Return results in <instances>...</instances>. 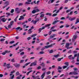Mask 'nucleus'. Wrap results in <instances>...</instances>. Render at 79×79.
Segmentation results:
<instances>
[{
	"label": "nucleus",
	"instance_id": "obj_15",
	"mask_svg": "<svg viewBox=\"0 0 79 79\" xmlns=\"http://www.w3.org/2000/svg\"><path fill=\"white\" fill-rule=\"evenodd\" d=\"M78 23H79V19H77L76 22L75 23V24H77Z\"/></svg>",
	"mask_w": 79,
	"mask_h": 79
},
{
	"label": "nucleus",
	"instance_id": "obj_27",
	"mask_svg": "<svg viewBox=\"0 0 79 79\" xmlns=\"http://www.w3.org/2000/svg\"><path fill=\"white\" fill-rule=\"evenodd\" d=\"M15 42V41H12L10 42L9 44H14Z\"/></svg>",
	"mask_w": 79,
	"mask_h": 79
},
{
	"label": "nucleus",
	"instance_id": "obj_3",
	"mask_svg": "<svg viewBox=\"0 0 79 79\" xmlns=\"http://www.w3.org/2000/svg\"><path fill=\"white\" fill-rule=\"evenodd\" d=\"M76 19V18L75 17H73L72 18H71V17H69V20L70 21H74V20H75Z\"/></svg>",
	"mask_w": 79,
	"mask_h": 79
},
{
	"label": "nucleus",
	"instance_id": "obj_7",
	"mask_svg": "<svg viewBox=\"0 0 79 79\" xmlns=\"http://www.w3.org/2000/svg\"><path fill=\"white\" fill-rule=\"evenodd\" d=\"M55 36H57V35L56 34H54L52 35H51L50 36V38L51 39H53V38H54Z\"/></svg>",
	"mask_w": 79,
	"mask_h": 79
},
{
	"label": "nucleus",
	"instance_id": "obj_34",
	"mask_svg": "<svg viewBox=\"0 0 79 79\" xmlns=\"http://www.w3.org/2000/svg\"><path fill=\"white\" fill-rule=\"evenodd\" d=\"M20 28V27H19L16 28H15L16 31H18V30H19Z\"/></svg>",
	"mask_w": 79,
	"mask_h": 79
},
{
	"label": "nucleus",
	"instance_id": "obj_44",
	"mask_svg": "<svg viewBox=\"0 0 79 79\" xmlns=\"http://www.w3.org/2000/svg\"><path fill=\"white\" fill-rule=\"evenodd\" d=\"M23 3H19V6H23Z\"/></svg>",
	"mask_w": 79,
	"mask_h": 79
},
{
	"label": "nucleus",
	"instance_id": "obj_39",
	"mask_svg": "<svg viewBox=\"0 0 79 79\" xmlns=\"http://www.w3.org/2000/svg\"><path fill=\"white\" fill-rule=\"evenodd\" d=\"M58 30H59V28H58L57 29V30H52V32H55V31H58Z\"/></svg>",
	"mask_w": 79,
	"mask_h": 79
},
{
	"label": "nucleus",
	"instance_id": "obj_12",
	"mask_svg": "<svg viewBox=\"0 0 79 79\" xmlns=\"http://www.w3.org/2000/svg\"><path fill=\"white\" fill-rule=\"evenodd\" d=\"M32 77H33V79H35L36 78L39 77V76L38 75L35 76H32Z\"/></svg>",
	"mask_w": 79,
	"mask_h": 79
},
{
	"label": "nucleus",
	"instance_id": "obj_36",
	"mask_svg": "<svg viewBox=\"0 0 79 79\" xmlns=\"http://www.w3.org/2000/svg\"><path fill=\"white\" fill-rule=\"evenodd\" d=\"M62 68L60 66H58V68L57 69L58 70H59V69H62Z\"/></svg>",
	"mask_w": 79,
	"mask_h": 79
},
{
	"label": "nucleus",
	"instance_id": "obj_25",
	"mask_svg": "<svg viewBox=\"0 0 79 79\" xmlns=\"http://www.w3.org/2000/svg\"><path fill=\"white\" fill-rule=\"evenodd\" d=\"M14 23V21H12L10 22V25H11V26H13V24Z\"/></svg>",
	"mask_w": 79,
	"mask_h": 79
},
{
	"label": "nucleus",
	"instance_id": "obj_23",
	"mask_svg": "<svg viewBox=\"0 0 79 79\" xmlns=\"http://www.w3.org/2000/svg\"><path fill=\"white\" fill-rule=\"evenodd\" d=\"M44 16H45V14H41L40 15V18H43V17H44Z\"/></svg>",
	"mask_w": 79,
	"mask_h": 79
},
{
	"label": "nucleus",
	"instance_id": "obj_1",
	"mask_svg": "<svg viewBox=\"0 0 79 79\" xmlns=\"http://www.w3.org/2000/svg\"><path fill=\"white\" fill-rule=\"evenodd\" d=\"M34 10H33V11L31 12L32 13V14H34V13H35L39 12V11H40L39 9L37 8V7H35L34 8Z\"/></svg>",
	"mask_w": 79,
	"mask_h": 79
},
{
	"label": "nucleus",
	"instance_id": "obj_19",
	"mask_svg": "<svg viewBox=\"0 0 79 79\" xmlns=\"http://www.w3.org/2000/svg\"><path fill=\"white\" fill-rule=\"evenodd\" d=\"M60 56V55L59 54H57L56 55H54V57H55V58H58V56Z\"/></svg>",
	"mask_w": 79,
	"mask_h": 79
},
{
	"label": "nucleus",
	"instance_id": "obj_41",
	"mask_svg": "<svg viewBox=\"0 0 79 79\" xmlns=\"http://www.w3.org/2000/svg\"><path fill=\"white\" fill-rule=\"evenodd\" d=\"M14 11H15V10L14 9H12L11 10L10 13H13L14 12Z\"/></svg>",
	"mask_w": 79,
	"mask_h": 79
},
{
	"label": "nucleus",
	"instance_id": "obj_48",
	"mask_svg": "<svg viewBox=\"0 0 79 79\" xmlns=\"http://www.w3.org/2000/svg\"><path fill=\"white\" fill-rule=\"evenodd\" d=\"M49 46V48H50L51 47H53V44H51L50 45H48Z\"/></svg>",
	"mask_w": 79,
	"mask_h": 79
},
{
	"label": "nucleus",
	"instance_id": "obj_9",
	"mask_svg": "<svg viewBox=\"0 0 79 79\" xmlns=\"http://www.w3.org/2000/svg\"><path fill=\"white\" fill-rule=\"evenodd\" d=\"M69 43H66V45H65V48H66L67 49H69Z\"/></svg>",
	"mask_w": 79,
	"mask_h": 79
},
{
	"label": "nucleus",
	"instance_id": "obj_45",
	"mask_svg": "<svg viewBox=\"0 0 79 79\" xmlns=\"http://www.w3.org/2000/svg\"><path fill=\"white\" fill-rule=\"evenodd\" d=\"M58 19V17H56L54 18V21H56V20H57V19Z\"/></svg>",
	"mask_w": 79,
	"mask_h": 79
},
{
	"label": "nucleus",
	"instance_id": "obj_11",
	"mask_svg": "<svg viewBox=\"0 0 79 79\" xmlns=\"http://www.w3.org/2000/svg\"><path fill=\"white\" fill-rule=\"evenodd\" d=\"M6 20H7V19H5L4 18H2L1 19V21L4 23H5V22Z\"/></svg>",
	"mask_w": 79,
	"mask_h": 79
},
{
	"label": "nucleus",
	"instance_id": "obj_18",
	"mask_svg": "<svg viewBox=\"0 0 79 79\" xmlns=\"http://www.w3.org/2000/svg\"><path fill=\"white\" fill-rule=\"evenodd\" d=\"M64 58L63 57H62L61 58H59L58 59H57V61H60L62 60V59H63Z\"/></svg>",
	"mask_w": 79,
	"mask_h": 79
},
{
	"label": "nucleus",
	"instance_id": "obj_16",
	"mask_svg": "<svg viewBox=\"0 0 79 79\" xmlns=\"http://www.w3.org/2000/svg\"><path fill=\"white\" fill-rule=\"evenodd\" d=\"M4 5H6L7 6L9 5V2L8 1H6L5 2Z\"/></svg>",
	"mask_w": 79,
	"mask_h": 79
},
{
	"label": "nucleus",
	"instance_id": "obj_38",
	"mask_svg": "<svg viewBox=\"0 0 79 79\" xmlns=\"http://www.w3.org/2000/svg\"><path fill=\"white\" fill-rule=\"evenodd\" d=\"M5 39H2L0 40V42H3L5 41Z\"/></svg>",
	"mask_w": 79,
	"mask_h": 79
},
{
	"label": "nucleus",
	"instance_id": "obj_8",
	"mask_svg": "<svg viewBox=\"0 0 79 79\" xmlns=\"http://www.w3.org/2000/svg\"><path fill=\"white\" fill-rule=\"evenodd\" d=\"M45 76V73L44 72V73H43L42 75L41 76V79H44V78Z\"/></svg>",
	"mask_w": 79,
	"mask_h": 79
},
{
	"label": "nucleus",
	"instance_id": "obj_43",
	"mask_svg": "<svg viewBox=\"0 0 79 79\" xmlns=\"http://www.w3.org/2000/svg\"><path fill=\"white\" fill-rule=\"evenodd\" d=\"M1 54H2V55H6V52H2Z\"/></svg>",
	"mask_w": 79,
	"mask_h": 79
},
{
	"label": "nucleus",
	"instance_id": "obj_63",
	"mask_svg": "<svg viewBox=\"0 0 79 79\" xmlns=\"http://www.w3.org/2000/svg\"><path fill=\"white\" fill-rule=\"evenodd\" d=\"M45 47L46 48H49L48 45L46 46H45Z\"/></svg>",
	"mask_w": 79,
	"mask_h": 79
},
{
	"label": "nucleus",
	"instance_id": "obj_49",
	"mask_svg": "<svg viewBox=\"0 0 79 79\" xmlns=\"http://www.w3.org/2000/svg\"><path fill=\"white\" fill-rule=\"evenodd\" d=\"M72 77H74L75 79H78V77L77 76V77H75L74 76H73Z\"/></svg>",
	"mask_w": 79,
	"mask_h": 79
},
{
	"label": "nucleus",
	"instance_id": "obj_50",
	"mask_svg": "<svg viewBox=\"0 0 79 79\" xmlns=\"http://www.w3.org/2000/svg\"><path fill=\"white\" fill-rule=\"evenodd\" d=\"M65 18L64 17H62L61 18H60V20H63V19H65Z\"/></svg>",
	"mask_w": 79,
	"mask_h": 79
},
{
	"label": "nucleus",
	"instance_id": "obj_51",
	"mask_svg": "<svg viewBox=\"0 0 79 79\" xmlns=\"http://www.w3.org/2000/svg\"><path fill=\"white\" fill-rule=\"evenodd\" d=\"M11 62H15V59L14 58L12 59H11Z\"/></svg>",
	"mask_w": 79,
	"mask_h": 79
},
{
	"label": "nucleus",
	"instance_id": "obj_33",
	"mask_svg": "<svg viewBox=\"0 0 79 79\" xmlns=\"http://www.w3.org/2000/svg\"><path fill=\"white\" fill-rule=\"evenodd\" d=\"M32 70H31L29 72H27V76H28V75H29V73H31V72H32Z\"/></svg>",
	"mask_w": 79,
	"mask_h": 79
},
{
	"label": "nucleus",
	"instance_id": "obj_53",
	"mask_svg": "<svg viewBox=\"0 0 79 79\" xmlns=\"http://www.w3.org/2000/svg\"><path fill=\"white\" fill-rule=\"evenodd\" d=\"M24 54V52H22L20 54V55H23Z\"/></svg>",
	"mask_w": 79,
	"mask_h": 79
},
{
	"label": "nucleus",
	"instance_id": "obj_62",
	"mask_svg": "<svg viewBox=\"0 0 79 79\" xmlns=\"http://www.w3.org/2000/svg\"><path fill=\"white\" fill-rule=\"evenodd\" d=\"M30 39H31V37H28L27 38V40H29Z\"/></svg>",
	"mask_w": 79,
	"mask_h": 79
},
{
	"label": "nucleus",
	"instance_id": "obj_17",
	"mask_svg": "<svg viewBox=\"0 0 79 79\" xmlns=\"http://www.w3.org/2000/svg\"><path fill=\"white\" fill-rule=\"evenodd\" d=\"M62 40V38H60L59 39V37H58L57 39V42H60L61 40Z\"/></svg>",
	"mask_w": 79,
	"mask_h": 79
},
{
	"label": "nucleus",
	"instance_id": "obj_10",
	"mask_svg": "<svg viewBox=\"0 0 79 79\" xmlns=\"http://www.w3.org/2000/svg\"><path fill=\"white\" fill-rule=\"evenodd\" d=\"M60 20H55L53 22V23H52V24L53 25H55V24H56V23H58V22H60Z\"/></svg>",
	"mask_w": 79,
	"mask_h": 79
},
{
	"label": "nucleus",
	"instance_id": "obj_22",
	"mask_svg": "<svg viewBox=\"0 0 79 79\" xmlns=\"http://www.w3.org/2000/svg\"><path fill=\"white\" fill-rule=\"evenodd\" d=\"M18 16H19V15H17L16 18L14 19L15 22H16V21H17V18H18Z\"/></svg>",
	"mask_w": 79,
	"mask_h": 79
},
{
	"label": "nucleus",
	"instance_id": "obj_28",
	"mask_svg": "<svg viewBox=\"0 0 79 79\" xmlns=\"http://www.w3.org/2000/svg\"><path fill=\"white\" fill-rule=\"evenodd\" d=\"M5 52H6V53H10V51H8L7 50H6L5 51Z\"/></svg>",
	"mask_w": 79,
	"mask_h": 79
},
{
	"label": "nucleus",
	"instance_id": "obj_64",
	"mask_svg": "<svg viewBox=\"0 0 79 79\" xmlns=\"http://www.w3.org/2000/svg\"><path fill=\"white\" fill-rule=\"evenodd\" d=\"M17 79H21V77L19 76H18L16 78Z\"/></svg>",
	"mask_w": 79,
	"mask_h": 79
},
{
	"label": "nucleus",
	"instance_id": "obj_26",
	"mask_svg": "<svg viewBox=\"0 0 79 79\" xmlns=\"http://www.w3.org/2000/svg\"><path fill=\"white\" fill-rule=\"evenodd\" d=\"M50 26H51V24H47V25H45V27H49Z\"/></svg>",
	"mask_w": 79,
	"mask_h": 79
},
{
	"label": "nucleus",
	"instance_id": "obj_54",
	"mask_svg": "<svg viewBox=\"0 0 79 79\" xmlns=\"http://www.w3.org/2000/svg\"><path fill=\"white\" fill-rule=\"evenodd\" d=\"M12 25H9L8 26V28H10V29L11 28V26Z\"/></svg>",
	"mask_w": 79,
	"mask_h": 79
},
{
	"label": "nucleus",
	"instance_id": "obj_6",
	"mask_svg": "<svg viewBox=\"0 0 79 79\" xmlns=\"http://www.w3.org/2000/svg\"><path fill=\"white\" fill-rule=\"evenodd\" d=\"M37 65V61L31 63L30 66H36Z\"/></svg>",
	"mask_w": 79,
	"mask_h": 79
},
{
	"label": "nucleus",
	"instance_id": "obj_55",
	"mask_svg": "<svg viewBox=\"0 0 79 79\" xmlns=\"http://www.w3.org/2000/svg\"><path fill=\"white\" fill-rule=\"evenodd\" d=\"M24 60H22L20 62V63H23Z\"/></svg>",
	"mask_w": 79,
	"mask_h": 79
},
{
	"label": "nucleus",
	"instance_id": "obj_29",
	"mask_svg": "<svg viewBox=\"0 0 79 79\" xmlns=\"http://www.w3.org/2000/svg\"><path fill=\"white\" fill-rule=\"evenodd\" d=\"M37 35V34H34L31 35V37H35Z\"/></svg>",
	"mask_w": 79,
	"mask_h": 79
},
{
	"label": "nucleus",
	"instance_id": "obj_42",
	"mask_svg": "<svg viewBox=\"0 0 79 79\" xmlns=\"http://www.w3.org/2000/svg\"><path fill=\"white\" fill-rule=\"evenodd\" d=\"M20 18L22 19H24V17L22 15L20 16Z\"/></svg>",
	"mask_w": 79,
	"mask_h": 79
},
{
	"label": "nucleus",
	"instance_id": "obj_61",
	"mask_svg": "<svg viewBox=\"0 0 79 79\" xmlns=\"http://www.w3.org/2000/svg\"><path fill=\"white\" fill-rule=\"evenodd\" d=\"M44 18H45L44 19V21H47V18H46V17H45Z\"/></svg>",
	"mask_w": 79,
	"mask_h": 79
},
{
	"label": "nucleus",
	"instance_id": "obj_4",
	"mask_svg": "<svg viewBox=\"0 0 79 79\" xmlns=\"http://www.w3.org/2000/svg\"><path fill=\"white\" fill-rule=\"evenodd\" d=\"M77 38V35L75 34V35H74L73 36V41H76V39Z\"/></svg>",
	"mask_w": 79,
	"mask_h": 79
},
{
	"label": "nucleus",
	"instance_id": "obj_20",
	"mask_svg": "<svg viewBox=\"0 0 79 79\" xmlns=\"http://www.w3.org/2000/svg\"><path fill=\"white\" fill-rule=\"evenodd\" d=\"M15 77V75H13L11 76L10 77V79H13Z\"/></svg>",
	"mask_w": 79,
	"mask_h": 79
},
{
	"label": "nucleus",
	"instance_id": "obj_32",
	"mask_svg": "<svg viewBox=\"0 0 79 79\" xmlns=\"http://www.w3.org/2000/svg\"><path fill=\"white\" fill-rule=\"evenodd\" d=\"M20 66V64H15V67H19Z\"/></svg>",
	"mask_w": 79,
	"mask_h": 79
},
{
	"label": "nucleus",
	"instance_id": "obj_46",
	"mask_svg": "<svg viewBox=\"0 0 79 79\" xmlns=\"http://www.w3.org/2000/svg\"><path fill=\"white\" fill-rule=\"evenodd\" d=\"M42 28H40V29H39L38 31H39V33H40L41 31H42Z\"/></svg>",
	"mask_w": 79,
	"mask_h": 79
},
{
	"label": "nucleus",
	"instance_id": "obj_60",
	"mask_svg": "<svg viewBox=\"0 0 79 79\" xmlns=\"http://www.w3.org/2000/svg\"><path fill=\"white\" fill-rule=\"evenodd\" d=\"M28 33L29 34H31L32 32V31H28Z\"/></svg>",
	"mask_w": 79,
	"mask_h": 79
},
{
	"label": "nucleus",
	"instance_id": "obj_13",
	"mask_svg": "<svg viewBox=\"0 0 79 79\" xmlns=\"http://www.w3.org/2000/svg\"><path fill=\"white\" fill-rule=\"evenodd\" d=\"M76 56H77L78 58H79V53L78 54H76L74 55V57H76Z\"/></svg>",
	"mask_w": 79,
	"mask_h": 79
},
{
	"label": "nucleus",
	"instance_id": "obj_21",
	"mask_svg": "<svg viewBox=\"0 0 79 79\" xmlns=\"http://www.w3.org/2000/svg\"><path fill=\"white\" fill-rule=\"evenodd\" d=\"M41 66H42L43 67H44L45 66V63L44 62L42 63L41 64H40Z\"/></svg>",
	"mask_w": 79,
	"mask_h": 79
},
{
	"label": "nucleus",
	"instance_id": "obj_24",
	"mask_svg": "<svg viewBox=\"0 0 79 79\" xmlns=\"http://www.w3.org/2000/svg\"><path fill=\"white\" fill-rule=\"evenodd\" d=\"M32 22H33V24H35L37 23V22L36 21V20L35 21L32 20L31 21V23H32Z\"/></svg>",
	"mask_w": 79,
	"mask_h": 79
},
{
	"label": "nucleus",
	"instance_id": "obj_31",
	"mask_svg": "<svg viewBox=\"0 0 79 79\" xmlns=\"http://www.w3.org/2000/svg\"><path fill=\"white\" fill-rule=\"evenodd\" d=\"M73 69L74 70V71H77L78 69L76 67L73 68Z\"/></svg>",
	"mask_w": 79,
	"mask_h": 79
},
{
	"label": "nucleus",
	"instance_id": "obj_59",
	"mask_svg": "<svg viewBox=\"0 0 79 79\" xmlns=\"http://www.w3.org/2000/svg\"><path fill=\"white\" fill-rule=\"evenodd\" d=\"M68 53H72L71 50H70L68 51Z\"/></svg>",
	"mask_w": 79,
	"mask_h": 79
},
{
	"label": "nucleus",
	"instance_id": "obj_2",
	"mask_svg": "<svg viewBox=\"0 0 79 79\" xmlns=\"http://www.w3.org/2000/svg\"><path fill=\"white\" fill-rule=\"evenodd\" d=\"M73 74L74 75H77L78 74V73H77V72H76L75 71H73V72H71L69 73V75H72Z\"/></svg>",
	"mask_w": 79,
	"mask_h": 79
},
{
	"label": "nucleus",
	"instance_id": "obj_35",
	"mask_svg": "<svg viewBox=\"0 0 79 79\" xmlns=\"http://www.w3.org/2000/svg\"><path fill=\"white\" fill-rule=\"evenodd\" d=\"M50 73H51V72L50 71H49L47 72L46 74H47V75H48V74H50Z\"/></svg>",
	"mask_w": 79,
	"mask_h": 79
},
{
	"label": "nucleus",
	"instance_id": "obj_37",
	"mask_svg": "<svg viewBox=\"0 0 79 79\" xmlns=\"http://www.w3.org/2000/svg\"><path fill=\"white\" fill-rule=\"evenodd\" d=\"M66 65V66H69V63L68 62H66L64 63Z\"/></svg>",
	"mask_w": 79,
	"mask_h": 79
},
{
	"label": "nucleus",
	"instance_id": "obj_57",
	"mask_svg": "<svg viewBox=\"0 0 79 79\" xmlns=\"http://www.w3.org/2000/svg\"><path fill=\"white\" fill-rule=\"evenodd\" d=\"M68 2V0H65L64 2V3H67V2Z\"/></svg>",
	"mask_w": 79,
	"mask_h": 79
},
{
	"label": "nucleus",
	"instance_id": "obj_52",
	"mask_svg": "<svg viewBox=\"0 0 79 79\" xmlns=\"http://www.w3.org/2000/svg\"><path fill=\"white\" fill-rule=\"evenodd\" d=\"M40 54H44V52L43 51H41L39 52Z\"/></svg>",
	"mask_w": 79,
	"mask_h": 79
},
{
	"label": "nucleus",
	"instance_id": "obj_58",
	"mask_svg": "<svg viewBox=\"0 0 79 79\" xmlns=\"http://www.w3.org/2000/svg\"><path fill=\"white\" fill-rule=\"evenodd\" d=\"M41 66H39L37 68V69H41Z\"/></svg>",
	"mask_w": 79,
	"mask_h": 79
},
{
	"label": "nucleus",
	"instance_id": "obj_56",
	"mask_svg": "<svg viewBox=\"0 0 79 79\" xmlns=\"http://www.w3.org/2000/svg\"><path fill=\"white\" fill-rule=\"evenodd\" d=\"M31 63V62H28V63H27L25 64V66H27L28 64H29Z\"/></svg>",
	"mask_w": 79,
	"mask_h": 79
},
{
	"label": "nucleus",
	"instance_id": "obj_40",
	"mask_svg": "<svg viewBox=\"0 0 79 79\" xmlns=\"http://www.w3.org/2000/svg\"><path fill=\"white\" fill-rule=\"evenodd\" d=\"M53 50H51L49 51V53H53Z\"/></svg>",
	"mask_w": 79,
	"mask_h": 79
},
{
	"label": "nucleus",
	"instance_id": "obj_5",
	"mask_svg": "<svg viewBox=\"0 0 79 79\" xmlns=\"http://www.w3.org/2000/svg\"><path fill=\"white\" fill-rule=\"evenodd\" d=\"M15 11L16 12V13H20L19 8L18 7H17L15 9Z\"/></svg>",
	"mask_w": 79,
	"mask_h": 79
},
{
	"label": "nucleus",
	"instance_id": "obj_14",
	"mask_svg": "<svg viewBox=\"0 0 79 79\" xmlns=\"http://www.w3.org/2000/svg\"><path fill=\"white\" fill-rule=\"evenodd\" d=\"M40 20H42V19L40 18H39L38 19H36L35 21L37 23V22H39V21H40Z\"/></svg>",
	"mask_w": 79,
	"mask_h": 79
},
{
	"label": "nucleus",
	"instance_id": "obj_30",
	"mask_svg": "<svg viewBox=\"0 0 79 79\" xmlns=\"http://www.w3.org/2000/svg\"><path fill=\"white\" fill-rule=\"evenodd\" d=\"M46 15H49V16H51L52 14L50 13H47L45 14Z\"/></svg>",
	"mask_w": 79,
	"mask_h": 79
},
{
	"label": "nucleus",
	"instance_id": "obj_47",
	"mask_svg": "<svg viewBox=\"0 0 79 79\" xmlns=\"http://www.w3.org/2000/svg\"><path fill=\"white\" fill-rule=\"evenodd\" d=\"M57 16V14H53L52 16L54 17V16Z\"/></svg>",
	"mask_w": 79,
	"mask_h": 79
}]
</instances>
